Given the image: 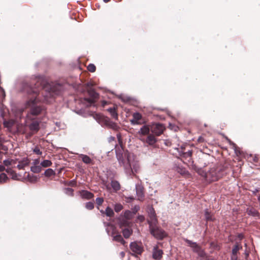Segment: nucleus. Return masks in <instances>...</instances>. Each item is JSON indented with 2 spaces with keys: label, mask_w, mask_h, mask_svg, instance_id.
Here are the masks:
<instances>
[{
  "label": "nucleus",
  "mask_w": 260,
  "mask_h": 260,
  "mask_svg": "<svg viewBox=\"0 0 260 260\" xmlns=\"http://www.w3.org/2000/svg\"><path fill=\"white\" fill-rule=\"evenodd\" d=\"M130 211H126L119 218V225L122 230L123 236L125 238L130 237L129 231Z\"/></svg>",
  "instance_id": "nucleus-1"
},
{
  "label": "nucleus",
  "mask_w": 260,
  "mask_h": 260,
  "mask_svg": "<svg viewBox=\"0 0 260 260\" xmlns=\"http://www.w3.org/2000/svg\"><path fill=\"white\" fill-rule=\"evenodd\" d=\"M149 232L151 235L156 239L162 240L168 236L166 232L160 227L157 225V223H150L149 225Z\"/></svg>",
  "instance_id": "nucleus-2"
},
{
  "label": "nucleus",
  "mask_w": 260,
  "mask_h": 260,
  "mask_svg": "<svg viewBox=\"0 0 260 260\" xmlns=\"http://www.w3.org/2000/svg\"><path fill=\"white\" fill-rule=\"evenodd\" d=\"M38 100L36 99H31L27 102L26 106L30 108L29 113L27 115V119L31 120L32 116H37L39 114L41 111V109L38 105Z\"/></svg>",
  "instance_id": "nucleus-3"
},
{
  "label": "nucleus",
  "mask_w": 260,
  "mask_h": 260,
  "mask_svg": "<svg viewBox=\"0 0 260 260\" xmlns=\"http://www.w3.org/2000/svg\"><path fill=\"white\" fill-rule=\"evenodd\" d=\"M222 175L221 169L212 168L207 172L206 181L209 182L217 181Z\"/></svg>",
  "instance_id": "nucleus-4"
},
{
  "label": "nucleus",
  "mask_w": 260,
  "mask_h": 260,
  "mask_svg": "<svg viewBox=\"0 0 260 260\" xmlns=\"http://www.w3.org/2000/svg\"><path fill=\"white\" fill-rule=\"evenodd\" d=\"M185 241L187 245L192 248V251L197 253L199 256L202 258L206 257V253L205 251L196 242L188 239H185Z\"/></svg>",
  "instance_id": "nucleus-5"
},
{
  "label": "nucleus",
  "mask_w": 260,
  "mask_h": 260,
  "mask_svg": "<svg viewBox=\"0 0 260 260\" xmlns=\"http://www.w3.org/2000/svg\"><path fill=\"white\" fill-rule=\"evenodd\" d=\"M3 163L5 166L7 167L6 171L11 176L12 179L13 180H18V176L12 170V168L15 167V165L16 164L15 161L13 159H8L4 160Z\"/></svg>",
  "instance_id": "nucleus-6"
},
{
  "label": "nucleus",
  "mask_w": 260,
  "mask_h": 260,
  "mask_svg": "<svg viewBox=\"0 0 260 260\" xmlns=\"http://www.w3.org/2000/svg\"><path fill=\"white\" fill-rule=\"evenodd\" d=\"M143 251V248L141 242H131V255L137 257L138 255H140Z\"/></svg>",
  "instance_id": "nucleus-7"
},
{
  "label": "nucleus",
  "mask_w": 260,
  "mask_h": 260,
  "mask_svg": "<svg viewBox=\"0 0 260 260\" xmlns=\"http://www.w3.org/2000/svg\"><path fill=\"white\" fill-rule=\"evenodd\" d=\"M116 154L120 165H123L125 168H126V166H130L128 156L125 153L123 154L121 153L120 151L116 150Z\"/></svg>",
  "instance_id": "nucleus-8"
},
{
  "label": "nucleus",
  "mask_w": 260,
  "mask_h": 260,
  "mask_svg": "<svg viewBox=\"0 0 260 260\" xmlns=\"http://www.w3.org/2000/svg\"><path fill=\"white\" fill-rule=\"evenodd\" d=\"M164 129V126L160 123H155L151 126V132L152 133L157 136L162 134Z\"/></svg>",
  "instance_id": "nucleus-9"
},
{
  "label": "nucleus",
  "mask_w": 260,
  "mask_h": 260,
  "mask_svg": "<svg viewBox=\"0 0 260 260\" xmlns=\"http://www.w3.org/2000/svg\"><path fill=\"white\" fill-rule=\"evenodd\" d=\"M133 118L131 119V124H142L145 123V120L143 118L141 114L138 112H135L133 115Z\"/></svg>",
  "instance_id": "nucleus-10"
},
{
  "label": "nucleus",
  "mask_w": 260,
  "mask_h": 260,
  "mask_svg": "<svg viewBox=\"0 0 260 260\" xmlns=\"http://www.w3.org/2000/svg\"><path fill=\"white\" fill-rule=\"evenodd\" d=\"M148 216L149 219L147 220V222L149 225L150 223L154 224L157 223V219L154 209L152 207L149 208L148 211Z\"/></svg>",
  "instance_id": "nucleus-11"
},
{
  "label": "nucleus",
  "mask_w": 260,
  "mask_h": 260,
  "mask_svg": "<svg viewBox=\"0 0 260 260\" xmlns=\"http://www.w3.org/2000/svg\"><path fill=\"white\" fill-rule=\"evenodd\" d=\"M136 192L138 199L140 201H142L144 199V191L143 187L140 184H136Z\"/></svg>",
  "instance_id": "nucleus-12"
},
{
  "label": "nucleus",
  "mask_w": 260,
  "mask_h": 260,
  "mask_svg": "<svg viewBox=\"0 0 260 260\" xmlns=\"http://www.w3.org/2000/svg\"><path fill=\"white\" fill-rule=\"evenodd\" d=\"M162 250L158 249L157 246L153 247L152 252L153 258L156 260L160 259L162 257Z\"/></svg>",
  "instance_id": "nucleus-13"
},
{
  "label": "nucleus",
  "mask_w": 260,
  "mask_h": 260,
  "mask_svg": "<svg viewBox=\"0 0 260 260\" xmlns=\"http://www.w3.org/2000/svg\"><path fill=\"white\" fill-rule=\"evenodd\" d=\"M140 170V167L138 161L134 160L133 162H131V173H138Z\"/></svg>",
  "instance_id": "nucleus-14"
},
{
  "label": "nucleus",
  "mask_w": 260,
  "mask_h": 260,
  "mask_svg": "<svg viewBox=\"0 0 260 260\" xmlns=\"http://www.w3.org/2000/svg\"><path fill=\"white\" fill-rule=\"evenodd\" d=\"M29 162L30 161L27 158H24L19 162L17 168L20 170L23 169L25 167L28 165Z\"/></svg>",
  "instance_id": "nucleus-15"
},
{
  "label": "nucleus",
  "mask_w": 260,
  "mask_h": 260,
  "mask_svg": "<svg viewBox=\"0 0 260 260\" xmlns=\"http://www.w3.org/2000/svg\"><path fill=\"white\" fill-rule=\"evenodd\" d=\"M29 128L31 132L36 133L39 129V123L34 121L29 125Z\"/></svg>",
  "instance_id": "nucleus-16"
},
{
  "label": "nucleus",
  "mask_w": 260,
  "mask_h": 260,
  "mask_svg": "<svg viewBox=\"0 0 260 260\" xmlns=\"http://www.w3.org/2000/svg\"><path fill=\"white\" fill-rule=\"evenodd\" d=\"M80 194L82 198L90 199L93 196V194L87 190H82L80 192Z\"/></svg>",
  "instance_id": "nucleus-17"
},
{
  "label": "nucleus",
  "mask_w": 260,
  "mask_h": 260,
  "mask_svg": "<svg viewBox=\"0 0 260 260\" xmlns=\"http://www.w3.org/2000/svg\"><path fill=\"white\" fill-rule=\"evenodd\" d=\"M146 142L149 145H152L156 143V139L153 135L148 134V136L146 138Z\"/></svg>",
  "instance_id": "nucleus-18"
},
{
  "label": "nucleus",
  "mask_w": 260,
  "mask_h": 260,
  "mask_svg": "<svg viewBox=\"0 0 260 260\" xmlns=\"http://www.w3.org/2000/svg\"><path fill=\"white\" fill-rule=\"evenodd\" d=\"M180 155L181 157V159H187L189 158V160H191V157L192 155V151L188 150L187 152H180Z\"/></svg>",
  "instance_id": "nucleus-19"
},
{
  "label": "nucleus",
  "mask_w": 260,
  "mask_h": 260,
  "mask_svg": "<svg viewBox=\"0 0 260 260\" xmlns=\"http://www.w3.org/2000/svg\"><path fill=\"white\" fill-rule=\"evenodd\" d=\"M151 131V127L147 125L143 126L140 129L139 133L142 135H148L149 134V132Z\"/></svg>",
  "instance_id": "nucleus-20"
},
{
  "label": "nucleus",
  "mask_w": 260,
  "mask_h": 260,
  "mask_svg": "<svg viewBox=\"0 0 260 260\" xmlns=\"http://www.w3.org/2000/svg\"><path fill=\"white\" fill-rule=\"evenodd\" d=\"M242 248V246L240 244L237 243V244L235 245L232 249V255L233 256H236L237 254L238 251L240 249H241Z\"/></svg>",
  "instance_id": "nucleus-21"
},
{
  "label": "nucleus",
  "mask_w": 260,
  "mask_h": 260,
  "mask_svg": "<svg viewBox=\"0 0 260 260\" xmlns=\"http://www.w3.org/2000/svg\"><path fill=\"white\" fill-rule=\"evenodd\" d=\"M30 170L35 173H38L41 171L42 167L40 165L32 166L30 168Z\"/></svg>",
  "instance_id": "nucleus-22"
},
{
  "label": "nucleus",
  "mask_w": 260,
  "mask_h": 260,
  "mask_svg": "<svg viewBox=\"0 0 260 260\" xmlns=\"http://www.w3.org/2000/svg\"><path fill=\"white\" fill-rule=\"evenodd\" d=\"M52 165V162L49 160H44L42 161L40 165L41 167L46 168L51 166Z\"/></svg>",
  "instance_id": "nucleus-23"
},
{
  "label": "nucleus",
  "mask_w": 260,
  "mask_h": 260,
  "mask_svg": "<svg viewBox=\"0 0 260 260\" xmlns=\"http://www.w3.org/2000/svg\"><path fill=\"white\" fill-rule=\"evenodd\" d=\"M111 186L114 190L117 191L120 189V184L116 181H111Z\"/></svg>",
  "instance_id": "nucleus-24"
},
{
  "label": "nucleus",
  "mask_w": 260,
  "mask_h": 260,
  "mask_svg": "<svg viewBox=\"0 0 260 260\" xmlns=\"http://www.w3.org/2000/svg\"><path fill=\"white\" fill-rule=\"evenodd\" d=\"M108 111L110 112L111 115L112 116V117L115 119H117L118 116L116 112L115 109L114 108H109L108 109Z\"/></svg>",
  "instance_id": "nucleus-25"
},
{
  "label": "nucleus",
  "mask_w": 260,
  "mask_h": 260,
  "mask_svg": "<svg viewBox=\"0 0 260 260\" xmlns=\"http://www.w3.org/2000/svg\"><path fill=\"white\" fill-rule=\"evenodd\" d=\"M104 213L107 216L112 217L114 215V211L110 207H108L106 209Z\"/></svg>",
  "instance_id": "nucleus-26"
},
{
  "label": "nucleus",
  "mask_w": 260,
  "mask_h": 260,
  "mask_svg": "<svg viewBox=\"0 0 260 260\" xmlns=\"http://www.w3.org/2000/svg\"><path fill=\"white\" fill-rule=\"evenodd\" d=\"M15 123V121L13 120H11L8 121H5L4 122V125L8 127V128H10Z\"/></svg>",
  "instance_id": "nucleus-27"
},
{
  "label": "nucleus",
  "mask_w": 260,
  "mask_h": 260,
  "mask_svg": "<svg viewBox=\"0 0 260 260\" xmlns=\"http://www.w3.org/2000/svg\"><path fill=\"white\" fill-rule=\"evenodd\" d=\"M248 214L252 216H257L258 215V212L254 209H250L247 211Z\"/></svg>",
  "instance_id": "nucleus-28"
},
{
  "label": "nucleus",
  "mask_w": 260,
  "mask_h": 260,
  "mask_svg": "<svg viewBox=\"0 0 260 260\" xmlns=\"http://www.w3.org/2000/svg\"><path fill=\"white\" fill-rule=\"evenodd\" d=\"M205 217L207 221H212L213 220L212 215L209 213L208 209L205 211Z\"/></svg>",
  "instance_id": "nucleus-29"
},
{
  "label": "nucleus",
  "mask_w": 260,
  "mask_h": 260,
  "mask_svg": "<svg viewBox=\"0 0 260 260\" xmlns=\"http://www.w3.org/2000/svg\"><path fill=\"white\" fill-rule=\"evenodd\" d=\"M81 157L83 161L86 164H89L91 162V159L87 155H81Z\"/></svg>",
  "instance_id": "nucleus-30"
},
{
  "label": "nucleus",
  "mask_w": 260,
  "mask_h": 260,
  "mask_svg": "<svg viewBox=\"0 0 260 260\" xmlns=\"http://www.w3.org/2000/svg\"><path fill=\"white\" fill-rule=\"evenodd\" d=\"M198 173L201 176L203 177L205 180H207V172L204 171L203 169H200L198 171Z\"/></svg>",
  "instance_id": "nucleus-31"
},
{
  "label": "nucleus",
  "mask_w": 260,
  "mask_h": 260,
  "mask_svg": "<svg viewBox=\"0 0 260 260\" xmlns=\"http://www.w3.org/2000/svg\"><path fill=\"white\" fill-rule=\"evenodd\" d=\"M139 210L140 207L138 205H136L134 208H131V220L133 219L132 214H135Z\"/></svg>",
  "instance_id": "nucleus-32"
},
{
  "label": "nucleus",
  "mask_w": 260,
  "mask_h": 260,
  "mask_svg": "<svg viewBox=\"0 0 260 260\" xmlns=\"http://www.w3.org/2000/svg\"><path fill=\"white\" fill-rule=\"evenodd\" d=\"M54 174V172L51 169H47L44 173L45 175L47 177H50V176L53 175Z\"/></svg>",
  "instance_id": "nucleus-33"
},
{
  "label": "nucleus",
  "mask_w": 260,
  "mask_h": 260,
  "mask_svg": "<svg viewBox=\"0 0 260 260\" xmlns=\"http://www.w3.org/2000/svg\"><path fill=\"white\" fill-rule=\"evenodd\" d=\"M8 177L5 173H2L0 174V182H5L8 180Z\"/></svg>",
  "instance_id": "nucleus-34"
},
{
  "label": "nucleus",
  "mask_w": 260,
  "mask_h": 260,
  "mask_svg": "<svg viewBox=\"0 0 260 260\" xmlns=\"http://www.w3.org/2000/svg\"><path fill=\"white\" fill-rule=\"evenodd\" d=\"M118 98L121 99L124 103H127L130 100V99L129 97L126 96L123 94H121V95H119Z\"/></svg>",
  "instance_id": "nucleus-35"
},
{
  "label": "nucleus",
  "mask_w": 260,
  "mask_h": 260,
  "mask_svg": "<svg viewBox=\"0 0 260 260\" xmlns=\"http://www.w3.org/2000/svg\"><path fill=\"white\" fill-rule=\"evenodd\" d=\"M113 239L114 240L121 242L123 244H124V241L120 235L114 236L113 237Z\"/></svg>",
  "instance_id": "nucleus-36"
},
{
  "label": "nucleus",
  "mask_w": 260,
  "mask_h": 260,
  "mask_svg": "<svg viewBox=\"0 0 260 260\" xmlns=\"http://www.w3.org/2000/svg\"><path fill=\"white\" fill-rule=\"evenodd\" d=\"M122 209V206L120 204H116L114 206V210L115 212H118Z\"/></svg>",
  "instance_id": "nucleus-37"
},
{
  "label": "nucleus",
  "mask_w": 260,
  "mask_h": 260,
  "mask_svg": "<svg viewBox=\"0 0 260 260\" xmlns=\"http://www.w3.org/2000/svg\"><path fill=\"white\" fill-rule=\"evenodd\" d=\"M93 118L99 122L102 120V115L100 114H94L93 115Z\"/></svg>",
  "instance_id": "nucleus-38"
},
{
  "label": "nucleus",
  "mask_w": 260,
  "mask_h": 260,
  "mask_svg": "<svg viewBox=\"0 0 260 260\" xmlns=\"http://www.w3.org/2000/svg\"><path fill=\"white\" fill-rule=\"evenodd\" d=\"M144 216L143 215H139L137 217V219L135 220L136 222L141 223L144 220Z\"/></svg>",
  "instance_id": "nucleus-39"
},
{
  "label": "nucleus",
  "mask_w": 260,
  "mask_h": 260,
  "mask_svg": "<svg viewBox=\"0 0 260 260\" xmlns=\"http://www.w3.org/2000/svg\"><path fill=\"white\" fill-rule=\"evenodd\" d=\"M87 69L91 72H94L95 71V67L93 64H90L88 66Z\"/></svg>",
  "instance_id": "nucleus-40"
},
{
  "label": "nucleus",
  "mask_w": 260,
  "mask_h": 260,
  "mask_svg": "<svg viewBox=\"0 0 260 260\" xmlns=\"http://www.w3.org/2000/svg\"><path fill=\"white\" fill-rule=\"evenodd\" d=\"M226 140L227 141L229 142V143H230V144L233 146V148L235 150V153L237 154L238 153V151L236 149V144L233 143V142H232L228 138H226Z\"/></svg>",
  "instance_id": "nucleus-41"
},
{
  "label": "nucleus",
  "mask_w": 260,
  "mask_h": 260,
  "mask_svg": "<svg viewBox=\"0 0 260 260\" xmlns=\"http://www.w3.org/2000/svg\"><path fill=\"white\" fill-rule=\"evenodd\" d=\"M5 96V93L3 88L0 87V100L4 99Z\"/></svg>",
  "instance_id": "nucleus-42"
},
{
  "label": "nucleus",
  "mask_w": 260,
  "mask_h": 260,
  "mask_svg": "<svg viewBox=\"0 0 260 260\" xmlns=\"http://www.w3.org/2000/svg\"><path fill=\"white\" fill-rule=\"evenodd\" d=\"M93 207V204L91 202H88L86 204V208L88 209H92Z\"/></svg>",
  "instance_id": "nucleus-43"
},
{
  "label": "nucleus",
  "mask_w": 260,
  "mask_h": 260,
  "mask_svg": "<svg viewBox=\"0 0 260 260\" xmlns=\"http://www.w3.org/2000/svg\"><path fill=\"white\" fill-rule=\"evenodd\" d=\"M34 152L38 155H41L42 154V151L38 147H35L34 149Z\"/></svg>",
  "instance_id": "nucleus-44"
},
{
  "label": "nucleus",
  "mask_w": 260,
  "mask_h": 260,
  "mask_svg": "<svg viewBox=\"0 0 260 260\" xmlns=\"http://www.w3.org/2000/svg\"><path fill=\"white\" fill-rule=\"evenodd\" d=\"M103 201L104 200L103 198H98L96 199V203L98 205H101L103 203Z\"/></svg>",
  "instance_id": "nucleus-45"
},
{
  "label": "nucleus",
  "mask_w": 260,
  "mask_h": 260,
  "mask_svg": "<svg viewBox=\"0 0 260 260\" xmlns=\"http://www.w3.org/2000/svg\"><path fill=\"white\" fill-rule=\"evenodd\" d=\"M73 192V190L72 188H67L65 189V192L68 194H72Z\"/></svg>",
  "instance_id": "nucleus-46"
},
{
  "label": "nucleus",
  "mask_w": 260,
  "mask_h": 260,
  "mask_svg": "<svg viewBox=\"0 0 260 260\" xmlns=\"http://www.w3.org/2000/svg\"><path fill=\"white\" fill-rule=\"evenodd\" d=\"M40 160L39 159H36L33 161L32 166L39 165Z\"/></svg>",
  "instance_id": "nucleus-47"
},
{
  "label": "nucleus",
  "mask_w": 260,
  "mask_h": 260,
  "mask_svg": "<svg viewBox=\"0 0 260 260\" xmlns=\"http://www.w3.org/2000/svg\"><path fill=\"white\" fill-rule=\"evenodd\" d=\"M250 191L252 192V193L254 195H256V193L259 191V188H254L253 190H250Z\"/></svg>",
  "instance_id": "nucleus-48"
},
{
  "label": "nucleus",
  "mask_w": 260,
  "mask_h": 260,
  "mask_svg": "<svg viewBox=\"0 0 260 260\" xmlns=\"http://www.w3.org/2000/svg\"><path fill=\"white\" fill-rule=\"evenodd\" d=\"M184 163H186L185 162V160H186L188 164H190V163H192V159L191 158V160H189V158H187V159H182Z\"/></svg>",
  "instance_id": "nucleus-49"
},
{
  "label": "nucleus",
  "mask_w": 260,
  "mask_h": 260,
  "mask_svg": "<svg viewBox=\"0 0 260 260\" xmlns=\"http://www.w3.org/2000/svg\"><path fill=\"white\" fill-rule=\"evenodd\" d=\"M111 127L114 129H117V125L115 124V123H112L111 124Z\"/></svg>",
  "instance_id": "nucleus-50"
},
{
  "label": "nucleus",
  "mask_w": 260,
  "mask_h": 260,
  "mask_svg": "<svg viewBox=\"0 0 260 260\" xmlns=\"http://www.w3.org/2000/svg\"><path fill=\"white\" fill-rule=\"evenodd\" d=\"M6 169H5V167L3 165H0V172H3Z\"/></svg>",
  "instance_id": "nucleus-51"
},
{
  "label": "nucleus",
  "mask_w": 260,
  "mask_h": 260,
  "mask_svg": "<svg viewBox=\"0 0 260 260\" xmlns=\"http://www.w3.org/2000/svg\"><path fill=\"white\" fill-rule=\"evenodd\" d=\"M238 238L240 240L244 238V236L242 234H239L238 235Z\"/></svg>",
  "instance_id": "nucleus-52"
},
{
  "label": "nucleus",
  "mask_w": 260,
  "mask_h": 260,
  "mask_svg": "<svg viewBox=\"0 0 260 260\" xmlns=\"http://www.w3.org/2000/svg\"><path fill=\"white\" fill-rule=\"evenodd\" d=\"M131 105H136V104L135 103V102H134V99L131 98Z\"/></svg>",
  "instance_id": "nucleus-53"
},
{
  "label": "nucleus",
  "mask_w": 260,
  "mask_h": 260,
  "mask_svg": "<svg viewBox=\"0 0 260 260\" xmlns=\"http://www.w3.org/2000/svg\"><path fill=\"white\" fill-rule=\"evenodd\" d=\"M87 86H92L93 85V84L91 82L88 83L87 84Z\"/></svg>",
  "instance_id": "nucleus-54"
},
{
  "label": "nucleus",
  "mask_w": 260,
  "mask_h": 260,
  "mask_svg": "<svg viewBox=\"0 0 260 260\" xmlns=\"http://www.w3.org/2000/svg\"><path fill=\"white\" fill-rule=\"evenodd\" d=\"M74 184H75V181L73 180L70 182V185L73 186L74 185Z\"/></svg>",
  "instance_id": "nucleus-55"
},
{
  "label": "nucleus",
  "mask_w": 260,
  "mask_h": 260,
  "mask_svg": "<svg viewBox=\"0 0 260 260\" xmlns=\"http://www.w3.org/2000/svg\"><path fill=\"white\" fill-rule=\"evenodd\" d=\"M120 255H121V257H123L124 256L125 253H124V252H121L120 253Z\"/></svg>",
  "instance_id": "nucleus-56"
},
{
  "label": "nucleus",
  "mask_w": 260,
  "mask_h": 260,
  "mask_svg": "<svg viewBox=\"0 0 260 260\" xmlns=\"http://www.w3.org/2000/svg\"><path fill=\"white\" fill-rule=\"evenodd\" d=\"M93 96L94 98H96V96H98L97 94L95 93V92H94L93 93Z\"/></svg>",
  "instance_id": "nucleus-57"
},
{
  "label": "nucleus",
  "mask_w": 260,
  "mask_h": 260,
  "mask_svg": "<svg viewBox=\"0 0 260 260\" xmlns=\"http://www.w3.org/2000/svg\"><path fill=\"white\" fill-rule=\"evenodd\" d=\"M232 260H237V257H236V256L235 258H234V257H232Z\"/></svg>",
  "instance_id": "nucleus-58"
},
{
  "label": "nucleus",
  "mask_w": 260,
  "mask_h": 260,
  "mask_svg": "<svg viewBox=\"0 0 260 260\" xmlns=\"http://www.w3.org/2000/svg\"><path fill=\"white\" fill-rule=\"evenodd\" d=\"M106 104H107V102H103V106H104V105H105Z\"/></svg>",
  "instance_id": "nucleus-59"
},
{
  "label": "nucleus",
  "mask_w": 260,
  "mask_h": 260,
  "mask_svg": "<svg viewBox=\"0 0 260 260\" xmlns=\"http://www.w3.org/2000/svg\"><path fill=\"white\" fill-rule=\"evenodd\" d=\"M257 200L259 202H260V196H258V198H257Z\"/></svg>",
  "instance_id": "nucleus-60"
},
{
  "label": "nucleus",
  "mask_w": 260,
  "mask_h": 260,
  "mask_svg": "<svg viewBox=\"0 0 260 260\" xmlns=\"http://www.w3.org/2000/svg\"><path fill=\"white\" fill-rule=\"evenodd\" d=\"M105 2H108L110 0H103Z\"/></svg>",
  "instance_id": "nucleus-61"
},
{
  "label": "nucleus",
  "mask_w": 260,
  "mask_h": 260,
  "mask_svg": "<svg viewBox=\"0 0 260 260\" xmlns=\"http://www.w3.org/2000/svg\"><path fill=\"white\" fill-rule=\"evenodd\" d=\"M88 102H89L90 103H91L93 102V101H92V100H89V101H88Z\"/></svg>",
  "instance_id": "nucleus-62"
},
{
  "label": "nucleus",
  "mask_w": 260,
  "mask_h": 260,
  "mask_svg": "<svg viewBox=\"0 0 260 260\" xmlns=\"http://www.w3.org/2000/svg\"><path fill=\"white\" fill-rule=\"evenodd\" d=\"M248 255H249V254H248V253H246V257L248 256Z\"/></svg>",
  "instance_id": "nucleus-63"
},
{
  "label": "nucleus",
  "mask_w": 260,
  "mask_h": 260,
  "mask_svg": "<svg viewBox=\"0 0 260 260\" xmlns=\"http://www.w3.org/2000/svg\"><path fill=\"white\" fill-rule=\"evenodd\" d=\"M110 139H111V140H114V138L111 137V138H110Z\"/></svg>",
  "instance_id": "nucleus-64"
}]
</instances>
